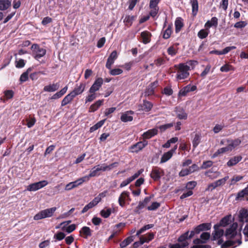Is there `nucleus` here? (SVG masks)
<instances>
[{"label": "nucleus", "instance_id": "f257e3e1", "mask_svg": "<svg viewBox=\"0 0 248 248\" xmlns=\"http://www.w3.org/2000/svg\"><path fill=\"white\" fill-rule=\"evenodd\" d=\"M212 224L211 223H203L194 227L191 231H187L182 234L177 239L178 244L182 248L187 247L189 243L187 240L190 239L196 234H200L202 232L209 231L211 229Z\"/></svg>", "mask_w": 248, "mask_h": 248}, {"label": "nucleus", "instance_id": "f03ea898", "mask_svg": "<svg viewBox=\"0 0 248 248\" xmlns=\"http://www.w3.org/2000/svg\"><path fill=\"white\" fill-rule=\"evenodd\" d=\"M177 68L176 78L178 80L187 78L189 76V71L190 66L184 63H180L178 65H175Z\"/></svg>", "mask_w": 248, "mask_h": 248}, {"label": "nucleus", "instance_id": "7ed1b4c3", "mask_svg": "<svg viewBox=\"0 0 248 248\" xmlns=\"http://www.w3.org/2000/svg\"><path fill=\"white\" fill-rule=\"evenodd\" d=\"M237 227L238 225L237 223H233L229 228L226 229L225 232L226 237L231 239L235 237H236V240H237L238 238L241 239V234L238 233L237 232Z\"/></svg>", "mask_w": 248, "mask_h": 248}, {"label": "nucleus", "instance_id": "20e7f679", "mask_svg": "<svg viewBox=\"0 0 248 248\" xmlns=\"http://www.w3.org/2000/svg\"><path fill=\"white\" fill-rule=\"evenodd\" d=\"M56 209L57 208L56 207H53L41 210L34 216L33 219L35 220H38L43 218L51 217L53 216Z\"/></svg>", "mask_w": 248, "mask_h": 248}, {"label": "nucleus", "instance_id": "39448f33", "mask_svg": "<svg viewBox=\"0 0 248 248\" xmlns=\"http://www.w3.org/2000/svg\"><path fill=\"white\" fill-rule=\"evenodd\" d=\"M31 49L32 51V55L34 59L38 60L42 58L46 53V50L43 48L41 47L39 45L34 44L32 45Z\"/></svg>", "mask_w": 248, "mask_h": 248}, {"label": "nucleus", "instance_id": "423d86ee", "mask_svg": "<svg viewBox=\"0 0 248 248\" xmlns=\"http://www.w3.org/2000/svg\"><path fill=\"white\" fill-rule=\"evenodd\" d=\"M214 231H213L211 237V241H214L217 239L221 238L225 234L224 231L218 225L215 224L214 226Z\"/></svg>", "mask_w": 248, "mask_h": 248}, {"label": "nucleus", "instance_id": "0eeeda50", "mask_svg": "<svg viewBox=\"0 0 248 248\" xmlns=\"http://www.w3.org/2000/svg\"><path fill=\"white\" fill-rule=\"evenodd\" d=\"M164 170L158 167H154L152 168L150 173V177L155 181H157L160 180L161 176L164 175Z\"/></svg>", "mask_w": 248, "mask_h": 248}, {"label": "nucleus", "instance_id": "6e6552de", "mask_svg": "<svg viewBox=\"0 0 248 248\" xmlns=\"http://www.w3.org/2000/svg\"><path fill=\"white\" fill-rule=\"evenodd\" d=\"M211 235L210 232H203L200 235V238H196L193 240L194 244H203L206 243L208 241L211 240Z\"/></svg>", "mask_w": 248, "mask_h": 248}, {"label": "nucleus", "instance_id": "1a4fd4ad", "mask_svg": "<svg viewBox=\"0 0 248 248\" xmlns=\"http://www.w3.org/2000/svg\"><path fill=\"white\" fill-rule=\"evenodd\" d=\"M148 144V141L143 140L142 141L138 142L135 144L131 145L130 147L131 152L132 153H138L143 149Z\"/></svg>", "mask_w": 248, "mask_h": 248}, {"label": "nucleus", "instance_id": "9d476101", "mask_svg": "<svg viewBox=\"0 0 248 248\" xmlns=\"http://www.w3.org/2000/svg\"><path fill=\"white\" fill-rule=\"evenodd\" d=\"M242 243L240 238H238L236 240H229L223 243L221 246V248H231V247H235L240 245Z\"/></svg>", "mask_w": 248, "mask_h": 248}, {"label": "nucleus", "instance_id": "9b49d317", "mask_svg": "<svg viewBox=\"0 0 248 248\" xmlns=\"http://www.w3.org/2000/svg\"><path fill=\"white\" fill-rule=\"evenodd\" d=\"M197 87L195 85L191 86L190 84H188L186 86L182 88L179 92L178 95L179 96H185L187 94L190 92H193L196 90Z\"/></svg>", "mask_w": 248, "mask_h": 248}, {"label": "nucleus", "instance_id": "f8f14e48", "mask_svg": "<svg viewBox=\"0 0 248 248\" xmlns=\"http://www.w3.org/2000/svg\"><path fill=\"white\" fill-rule=\"evenodd\" d=\"M103 83V79L102 78H97L92 86L89 89L90 93H94L98 91Z\"/></svg>", "mask_w": 248, "mask_h": 248}, {"label": "nucleus", "instance_id": "ddd939ff", "mask_svg": "<svg viewBox=\"0 0 248 248\" xmlns=\"http://www.w3.org/2000/svg\"><path fill=\"white\" fill-rule=\"evenodd\" d=\"M117 51L116 50L113 51L108 58L106 64V68L110 70L111 65L114 63L115 60L117 59Z\"/></svg>", "mask_w": 248, "mask_h": 248}, {"label": "nucleus", "instance_id": "4468645a", "mask_svg": "<svg viewBox=\"0 0 248 248\" xmlns=\"http://www.w3.org/2000/svg\"><path fill=\"white\" fill-rule=\"evenodd\" d=\"M142 171H143V170L141 169V170H138L133 176L127 178L126 180L123 181L120 184V187H123L127 186V185H128L129 183H130L131 182H132L135 179L138 178L140 175V174L142 172Z\"/></svg>", "mask_w": 248, "mask_h": 248}, {"label": "nucleus", "instance_id": "2eb2a0df", "mask_svg": "<svg viewBox=\"0 0 248 248\" xmlns=\"http://www.w3.org/2000/svg\"><path fill=\"white\" fill-rule=\"evenodd\" d=\"M134 114V112L132 110H128L123 113L121 116L120 119L121 121L124 123L131 122L133 120L132 116Z\"/></svg>", "mask_w": 248, "mask_h": 248}, {"label": "nucleus", "instance_id": "dca6fc26", "mask_svg": "<svg viewBox=\"0 0 248 248\" xmlns=\"http://www.w3.org/2000/svg\"><path fill=\"white\" fill-rule=\"evenodd\" d=\"M158 81L155 80L151 83L146 89L145 91V96H150L155 94V89L157 86Z\"/></svg>", "mask_w": 248, "mask_h": 248}, {"label": "nucleus", "instance_id": "f3484780", "mask_svg": "<svg viewBox=\"0 0 248 248\" xmlns=\"http://www.w3.org/2000/svg\"><path fill=\"white\" fill-rule=\"evenodd\" d=\"M86 83L81 82L79 85H77L74 89L71 92L76 97L78 95L81 94L84 91Z\"/></svg>", "mask_w": 248, "mask_h": 248}, {"label": "nucleus", "instance_id": "a211bd4d", "mask_svg": "<svg viewBox=\"0 0 248 248\" xmlns=\"http://www.w3.org/2000/svg\"><path fill=\"white\" fill-rule=\"evenodd\" d=\"M151 33L147 31H144L141 32V42L144 44H147L151 41Z\"/></svg>", "mask_w": 248, "mask_h": 248}, {"label": "nucleus", "instance_id": "6ab92c4d", "mask_svg": "<svg viewBox=\"0 0 248 248\" xmlns=\"http://www.w3.org/2000/svg\"><path fill=\"white\" fill-rule=\"evenodd\" d=\"M158 133V130L156 128H153L149 129L146 132H145L142 134V137L144 140L149 139L154 136L157 135Z\"/></svg>", "mask_w": 248, "mask_h": 248}, {"label": "nucleus", "instance_id": "aec40b11", "mask_svg": "<svg viewBox=\"0 0 248 248\" xmlns=\"http://www.w3.org/2000/svg\"><path fill=\"white\" fill-rule=\"evenodd\" d=\"M244 198H246L247 200H248V185L247 186L239 191L235 198L236 200H243Z\"/></svg>", "mask_w": 248, "mask_h": 248}, {"label": "nucleus", "instance_id": "412c9836", "mask_svg": "<svg viewBox=\"0 0 248 248\" xmlns=\"http://www.w3.org/2000/svg\"><path fill=\"white\" fill-rule=\"evenodd\" d=\"M60 87L59 83L50 84L44 87L43 90L47 92H54L58 90Z\"/></svg>", "mask_w": 248, "mask_h": 248}, {"label": "nucleus", "instance_id": "4be33fe9", "mask_svg": "<svg viewBox=\"0 0 248 248\" xmlns=\"http://www.w3.org/2000/svg\"><path fill=\"white\" fill-rule=\"evenodd\" d=\"M175 112L177 114V117L179 119L186 120L187 118V114L183 108L176 107Z\"/></svg>", "mask_w": 248, "mask_h": 248}, {"label": "nucleus", "instance_id": "5701e85b", "mask_svg": "<svg viewBox=\"0 0 248 248\" xmlns=\"http://www.w3.org/2000/svg\"><path fill=\"white\" fill-rule=\"evenodd\" d=\"M232 216L231 215H227L223 217L219 221V223L216 224L217 225H218L219 227H226L228 225H229L231 222V218Z\"/></svg>", "mask_w": 248, "mask_h": 248}, {"label": "nucleus", "instance_id": "b1692460", "mask_svg": "<svg viewBox=\"0 0 248 248\" xmlns=\"http://www.w3.org/2000/svg\"><path fill=\"white\" fill-rule=\"evenodd\" d=\"M75 97V96L73 95V94L70 92L69 94L66 95L62 101L61 106H65L68 104L71 103Z\"/></svg>", "mask_w": 248, "mask_h": 248}, {"label": "nucleus", "instance_id": "393cba45", "mask_svg": "<svg viewBox=\"0 0 248 248\" xmlns=\"http://www.w3.org/2000/svg\"><path fill=\"white\" fill-rule=\"evenodd\" d=\"M175 32L176 33L179 32L184 27L183 19L180 17H177L174 23Z\"/></svg>", "mask_w": 248, "mask_h": 248}, {"label": "nucleus", "instance_id": "a878e982", "mask_svg": "<svg viewBox=\"0 0 248 248\" xmlns=\"http://www.w3.org/2000/svg\"><path fill=\"white\" fill-rule=\"evenodd\" d=\"M239 218L240 221L243 222H248V210L245 209L240 210Z\"/></svg>", "mask_w": 248, "mask_h": 248}, {"label": "nucleus", "instance_id": "bb28decb", "mask_svg": "<svg viewBox=\"0 0 248 248\" xmlns=\"http://www.w3.org/2000/svg\"><path fill=\"white\" fill-rule=\"evenodd\" d=\"M103 167L102 166L101 167H99V165L94 167L92 170H91L90 173H89V176L91 177H93L95 176H98L100 175V171H103Z\"/></svg>", "mask_w": 248, "mask_h": 248}, {"label": "nucleus", "instance_id": "cd10ccee", "mask_svg": "<svg viewBox=\"0 0 248 248\" xmlns=\"http://www.w3.org/2000/svg\"><path fill=\"white\" fill-rule=\"evenodd\" d=\"M68 89L67 86H65L60 91L54 94L50 98L51 99H57L62 97L67 92Z\"/></svg>", "mask_w": 248, "mask_h": 248}, {"label": "nucleus", "instance_id": "c85d7f7f", "mask_svg": "<svg viewBox=\"0 0 248 248\" xmlns=\"http://www.w3.org/2000/svg\"><path fill=\"white\" fill-rule=\"evenodd\" d=\"M242 157L241 155L233 156L228 161L227 165L229 167L233 166L242 160Z\"/></svg>", "mask_w": 248, "mask_h": 248}, {"label": "nucleus", "instance_id": "c756f323", "mask_svg": "<svg viewBox=\"0 0 248 248\" xmlns=\"http://www.w3.org/2000/svg\"><path fill=\"white\" fill-rule=\"evenodd\" d=\"M190 3L192 6V14L193 16H195L199 10L198 0H190Z\"/></svg>", "mask_w": 248, "mask_h": 248}, {"label": "nucleus", "instance_id": "7c9ffc66", "mask_svg": "<svg viewBox=\"0 0 248 248\" xmlns=\"http://www.w3.org/2000/svg\"><path fill=\"white\" fill-rule=\"evenodd\" d=\"M153 107V104L152 102L143 100V104L141 106V109L145 112H149L150 111Z\"/></svg>", "mask_w": 248, "mask_h": 248}, {"label": "nucleus", "instance_id": "2f4dec72", "mask_svg": "<svg viewBox=\"0 0 248 248\" xmlns=\"http://www.w3.org/2000/svg\"><path fill=\"white\" fill-rule=\"evenodd\" d=\"M104 100H99L92 104L89 108V112H94L103 104Z\"/></svg>", "mask_w": 248, "mask_h": 248}, {"label": "nucleus", "instance_id": "473e14b6", "mask_svg": "<svg viewBox=\"0 0 248 248\" xmlns=\"http://www.w3.org/2000/svg\"><path fill=\"white\" fill-rule=\"evenodd\" d=\"M172 24H170L168 26L167 28L164 30L163 31L162 33V37L165 39H169L172 33Z\"/></svg>", "mask_w": 248, "mask_h": 248}, {"label": "nucleus", "instance_id": "72a5a7b5", "mask_svg": "<svg viewBox=\"0 0 248 248\" xmlns=\"http://www.w3.org/2000/svg\"><path fill=\"white\" fill-rule=\"evenodd\" d=\"M134 236H130L125 238L120 244L121 248H124L134 241Z\"/></svg>", "mask_w": 248, "mask_h": 248}, {"label": "nucleus", "instance_id": "f704fd0d", "mask_svg": "<svg viewBox=\"0 0 248 248\" xmlns=\"http://www.w3.org/2000/svg\"><path fill=\"white\" fill-rule=\"evenodd\" d=\"M129 193L127 191H123L119 197L118 202L119 205L123 207L125 205V199L126 197L128 196Z\"/></svg>", "mask_w": 248, "mask_h": 248}, {"label": "nucleus", "instance_id": "c9c22d12", "mask_svg": "<svg viewBox=\"0 0 248 248\" xmlns=\"http://www.w3.org/2000/svg\"><path fill=\"white\" fill-rule=\"evenodd\" d=\"M79 233L80 234L82 233L84 235V238H87L88 236L92 235V230L89 227L84 226L79 231Z\"/></svg>", "mask_w": 248, "mask_h": 248}, {"label": "nucleus", "instance_id": "e433bc0d", "mask_svg": "<svg viewBox=\"0 0 248 248\" xmlns=\"http://www.w3.org/2000/svg\"><path fill=\"white\" fill-rule=\"evenodd\" d=\"M135 16L126 15L124 20V22L126 26L130 27L132 25L133 22L135 20Z\"/></svg>", "mask_w": 248, "mask_h": 248}, {"label": "nucleus", "instance_id": "4c0bfd02", "mask_svg": "<svg viewBox=\"0 0 248 248\" xmlns=\"http://www.w3.org/2000/svg\"><path fill=\"white\" fill-rule=\"evenodd\" d=\"M11 5V1L9 0H0V10H5Z\"/></svg>", "mask_w": 248, "mask_h": 248}, {"label": "nucleus", "instance_id": "58836bf2", "mask_svg": "<svg viewBox=\"0 0 248 248\" xmlns=\"http://www.w3.org/2000/svg\"><path fill=\"white\" fill-rule=\"evenodd\" d=\"M230 151V149L228 146L221 148L217 150V152H216L212 155V158H214L217 156H218L220 154L224 153L225 152Z\"/></svg>", "mask_w": 248, "mask_h": 248}, {"label": "nucleus", "instance_id": "ea45409f", "mask_svg": "<svg viewBox=\"0 0 248 248\" xmlns=\"http://www.w3.org/2000/svg\"><path fill=\"white\" fill-rule=\"evenodd\" d=\"M32 67L29 68L20 77V81L22 82L26 81L29 78V74L32 70Z\"/></svg>", "mask_w": 248, "mask_h": 248}, {"label": "nucleus", "instance_id": "a19ab883", "mask_svg": "<svg viewBox=\"0 0 248 248\" xmlns=\"http://www.w3.org/2000/svg\"><path fill=\"white\" fill-rule=\"evenodd\" d=\"M241 140L239 139H237L232 140L231 142L229 143L227 146L230 149L231 151L233 149L238 146L241 143Z\"/></svg>", "mask_w": 248, "mask_h": 248}, {"label": "nucleus", "instance_id": "79ce46f5", "mask_svg": "<svg viewBox=\"0 0 248 248\" xmlns=\"http://www.w3.org/2000/svg\"><path fill=\"white\" fill-rule=\"evenodd\" d=\"M119 165V162H115L108 165H106L105 164H103V171H105L106 170H110L112 169L117 167Z\"/></svg>", "mask_w": 248, "mask_h": 248}, {"label": "nucleus", "instance_id": "37998d69", "mask_svg": "<svg viewBox=\"0 0 248 248\" xmlns=\"http://www.w3.org/2000/svg\"><path fill=\"white\" fill-rule=\"evenodd\" d=\"M173 154L170 151L165 153L161 158L160 163H164L169 160L172 156Z\"/></svg>", "mask_w": 248, "mask_h": 248}, {"label": "nucleus", "instance_id": "c03bdc74", "mask_svg": "<svg viewBox=\"0 0 248 248\" xmlns=\"http://www.w3.org/2000/svg\"><path fill=\"white\" fill-rule=\"evenodd\" d=\"M201 136L199 134H196L192 141L193 147L195 149L201 142Z\"/></svg>", "mask_w": 248, "mask_h": 248}, {"label": "nucleus", "instance_id": "a18cd8bd", "mask_svg": "<svg viewBox=\"0 0 248 248\" xmlns=\"http://www.w3.org/2000/svg\"><path fill=\"white\" fill-rule=\"evenodd\" d=\"M106 120H103L101 121H100L98 123H97L93 125V126L91 127L90 128V132H93V131L96 130L100 127H101L104 124Z\"/></svg>", "mask_w": 248, "mask_h": 248}, {"label": "nucleus", "instance_id": "49530a36", "mask_svg": "<svg viewBox=\"0 0 248 248\" xmlns=\"http://www.w3.org/2000/svg\"><path fill=\"white\" fill-rule=\"evenodd\" d=\"M112 212V209L111 208H106L101 211L100 215L104 218H108L111 215Z\"/></svg>", "mask_w": 248, "mask_h": 248}, {"label": "nucleus", "instance_id": "de8ad7c7", "mask_svg": "<svg viewBox=\"0 0 248 248\" xmlns=\"http://www.w3.org/2000/svg\"><path fill=\"white\" fill-rule=\"evenodd\" d=\"M153 227H154V224H150L145 225L144 226L142 227L139 230H138L137 232L136 236L140 235L141 233H143L145 231L149 230V229L153 228Z\"/></svg>", "mask_w": 248, "mask_h": 248}, {"label": "nucleus", "instance_id": "09e8293b", "mask_svg": "<svg viewBox=\"0 0 248 248\" xmlns=\"http://www.w3.org/2000/svg\"><path fill=\"white\" fill-rule=\"evenodd\" d=\"M4 94L5 97L4 101H5V100H7L12 99L14 96V92L13 90H8L5 91L4 92Z\"/></svg>", "mask_w": 248, "mask_h": 248}, {"label": "nucleus", "instance_id": "8fccbe9b", "mask_svg": "<svg viewBox=\"0 0 248 248\" xmlns=\"http://www.w3.org/2000/svg\"><path fill=\"white\" fill-rule=\"evenodd\" d=\"M209 34V31L205 29L201 30L198 33V36L202 39H204L207 37Z\"/></svg>", "mask_w": 248, "mask_h": 248}, {"label": "nucleus", "instance_id": "3c124183", "mask_svg": "<svg viewBox=\"0 0 248 248\" xmlns=\"http://www.w3.org/2000/svg\"><path fill=\"white\" fill-rule=\"evenodd\" d=\"M220 70L222 72H227L232 70L233 71L234 68L229 64H226L220 67Z\"/></svg>", "mask_w": 248, "mask_h": 248}, {"label": "nucleus", "instance_id": "603ef678", "mask_svg": "<svg viewBox=\"0 0 248 248\" xmlns=\"http://www.w3.org/2000/svg\"><path fill=\"white\" fill-rule=\"evenodd\" d=\"M143 238V240L145 241V243H148L154 238V234L153 232H149L146 236H141Z\"/></svg>", "mask_w": 248, "mask_h": 248}, {"label": "nucleus", "instance_id": "864d4df0", "mask_svg": "<svg viewBox=\"0 0 248 248\" xmlns=\"http://www.w3.org/2000/svg\"><path fill=\"white\" fill-rule=\"evenodd\" d=\"M146 205L141 201L139 203L138 205L134 209V212L136 214H140L141 210L143 209Z\"/></svg>", "mask_w": 248, "mask_h": 248}, {"label": "nucleus", "instance_id": "5fc2aeb1", "mask_svg": "<svg viewBox=\"0 0 248 248\" xmlns=\"http://www.w3.org/2000/svg\"><path fill=\"white\" fill-rule=\"evenodd\" d=\"M173 126V123H169L165 124L163 125H160L158 128L160 129L161 132H164L167 129L170 128Z\"/></svg>", "mask_w": 248, "mask_h": 248}, {"label": "nucleus", "instance_id": "6e6d98bb", "mask_svg": "<svg viewBox=\"0 0 248 248\" xmlns=\"http://www.w3.org/2000/svg\"><path fill=\"white\" fill-rule=\"evenodd\" d=\"M160 206V203L156 202H153L150 206L147 207V209L149 211L155 210L159 208Z\"/></svg>", "mask_w": 248, "mask_h": 248}, {"label": "nucleus", "instance_id": "4d7b16f0", "mask_svg": "<svg viewBox=\"0 0 248 248\" xmlns=\"http://www.w3.org/2000/svg\"><path fill=\"white\" fill-rule=\"evenodd\" d=\"M248 24L246 21H241L236 22L234 25V27L237 29H242L245 27Z\"/></svg>", "mask_w": 248, "mask_h": 248}, {"label": "nucleus", "instance_id": "13d9d810", "mask_svg": "<svg viewBox=\"0 0 248 248\" xmlns=\"http://www.w3.org/2000/svg\"><path fill=\"white\" fill-rule=\"evenodd\" d=\"M35 184L36 185L37 189L39 190L46 186L48 184V182L46 180H43L36 182Z\"/></svg>", "mask_w": 248, "mask_h": 248}, {"label": "nucleus", "instance_id": "bf43d9fd", "mask_svg": "<svg viewBox=\"0 0 248 248\" xmlns=\"http://www.w3.org/2000/svg\"><path fill=\"white\" fill-rule=\"evenodd\" d=\"M213 162L211 160L204 161L201 167V169H206L213 165Z\"/></svg>", "mask_w": 248, "mask_h": 248}, {"label": "nucleus", "instance_id": "052dcab7", "mask_svg": "<svg viewBox=\"0 0 248 248\" xmlns=\"http://www.w3.org/2000/svg\"><path fill=\"white\" fill-rule=\"evenodd\" d=\"M155 64L159 67L165 63L166 61L164 59L161 57L158 58L157 59L154 61Z\"/></svg>", "mask_w": 248, "mask_h": 248}, {"label": "nucleus", "instance_id": "680f3d73", "mask_svg": "<svg viewBox=\"0 0 248 248\" xmlns=\"http://www.w3.org/2000/svg\"><path fill=\"white\" fill-rule=\"evenodd\" d=\"M167 52L169 55L173 56L175 55L177 53V50L174 48L173 46H170L167 49Z\"/></svg>", "mask_w": 248, "mask_h": 248}, {"label": "nucleus", "instance_id": "e2e57ef3", "mask_svg": "<svg viewBox=\"0 0 248 248\" xmlns=\"http://www.w3.org/2000/svg\"><path fill=\"white\" fill-rule=\"evenodd\" d=\"M76 228V225L74 224H71L69 226H68L67 227H66V229H65V226H63L62 228V230H65L66 232L68 233H71L72 232H73Z\"/></svg>", "mask_w": 248, "mask_h": 248}, {"label": "nucleus", "instance_id": "0e129e2a", "mask_svg": "<svg viewBox=\"0 0 248 248\" xmlns=\"http://www.w3.org/2000/svg\"><path fill=\"white\" fill-rule=\"evenodd\" d=\"M162 93L168 96H170L172 94L173 90H172L171 87L167 86L164 88Z\"/></svg>", "mask_w": 248, "mask_h": 248}, {"label": "nucleus", "instance_id": "69168bd1", "mask_svg": "<svg viewBox=\"0 0 248 248\" xmlns=\"http://www.w3.org/2000/svg\"><path fill=\"white\" fill-rule=\"evenodd\" d=\"M161 0H150L149 2V8H159L158 4Z\"/></svg>", "mask_w": 248, "mask_h": 248}, {"label": "nucleus", "instance_id": "338daca9", "mask_svg": "<svg viewBox=\"0 0 248 248\" xmlns=\"http://www.w3.org/2000/svg\"><path fill=\"white\" fill-rule=\"evenodd\" d=\"M123 72V71L121 69L114 68L110 70L109 73L112 76H116L121 74Z\"/></svg>", "mask_w": 248, "mask_h": 248}, {"label": "nucleus", "instance_id": "774afa93", "mask_svg": "<svg viewBox=\"0 0 248 248\" xmlns=\"http://www.w3.org/2000/svg\"><path fill=\"white\" fill-rule=\"evenodd\" d=\"M65 234L61 232H57L54 235V238L56 239L57 240L61 241L64 238Z\"/></svg>", "mask_w": 248, "mask_h": 248}]
</instances>
